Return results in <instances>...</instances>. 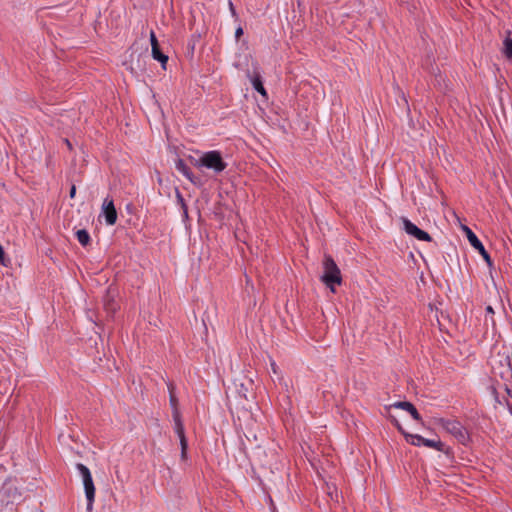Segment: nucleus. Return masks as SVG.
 <instances>
[{
  "label": "nucleus",
  "mask_w": 512,
  "mask_h": 512,
  "mask_svg": "<svg viewBox=\"0 0 512 512\" xmlns=\"http://www.w3.org/2000/svg\"><path fill=\"white\" fill-rule=\"evenodd\" d=\"M76 469L79 472L84 487L85 496L87 499V510L90 511L92 510L93 502L95 499V486L93 483L92 475L90 470L81 463L76 465Z\"/></svg>",
  "instance_id": "4"
},
{
  "label": "nucleus",
  "mask_w": 512,
  "mask_h": 512,
  "mask_svg": "<svg viewBox=\"0 0 512 512\" xmlns=\"http://www.w3.org/2000/svg\"><path fill=\"white\" fill-rule=\"evenodd\" d=\"M465 229L467 231V238L470 245L481 254V256L484 258V260L489 266L492 265L491 257L489 253L486 251L482 242L479 240V238L472 230H470L468 227H465Z\"/></svg>",
  "instance_id": "7"
},
{
  "label": "nucleus",
  "mask_w": 512,
  "mask_h": 512,
  "mask_svg": "<svg viewBox=\"0 0 512 512\" xmlns=\"http://www.w3.org/2000/svg\"><path fill=\"white\" fill-rule=\"evenodd\" d=\"M176 196H177L179 203L182 205V207H184L185 205H184V200H183L182 195L177 191Z\"/></svg>",
  "instance_id": "19"
},
{
  "label": "nucleus",
  "mask_w": 512,
  "mask_h": 512,
  "mask_svg": "<svg viewBox=\"0 0 512 512\" xmlns=\"http://www.w3.org/2000/svg\"><path fill=\"white\" fill-rule=\"evenodd\" d=\"M242 35H243L242 23H238V26L235 28V39H236V41H238Z\"/></svg>",
  "instance_id": "17"
},
{
  "label": "nucleus",
  "mask_w": 512,
  "mask_h": 512,
  "mask_svg": "<svg viewBox=\"0 0 512 512\" xmlns=\"http://www.w3.org/2000/svg\"><path fill=\"white\" fill-rule=\"evenodd\" d=\"M75 194H76V187H75V186H72V187H71V190H70V197H71V198H74V197H75Z\"/></svg>",
  "instance_id": "20"
},
{
  "label": "nucleus",
  "mask_w": 512,
  "mask_h": 512,
  "mask_svg": "<svg viewBox=\"0 0 512 512\" xmlns=\"http://www.w3.org/2000/svg\"><path fill=\"white\" fill-rule=\"evenodd\" d=\"M403 229L408 235L416 238L419 241L430 242L432 240L431 236L426 231L417 227L407 218H403Z\"/></svg>",
  "instance_id": "6"
},
{
  "label": "nucleus",
  "mask_w": 512,
  "mask_h": 512,
  "mask_svg": "<svg viewBox=\"0 0 512 512\" xmlns=\"http://www.w3.org/2000/svg\"><path fill=\"white\" fill-rule=\"evenodd\" d=\"M150 42H151L152 57L155 60L159 61L161 63V66L165 69L167 61H168V56L163 54L160 51L158 40L153 31L150 32Z\"/></svg>",
  "instance_id": "10"
},
{
  "label": "nucleus",
  "mask_w": 512,
  "mask_h": 512,
  "mask_svg": "<svg viewBox=\"0 0 512 512\" xmlns=\"http://www.w3.org/2000/svg\"><path fill=\"white\" fill-rule=\"evenodd\" d=\"M76 237L80 244L86 246L90 242V235L85 229H80L76 232Z\"/></svg>",
  "instance_id": "15"
},
{
  "label": "nucleus",
  "mask_w": 512,
  "mask_h": 512,
  "mask_svg": "<svg viewBox=\"0 0 512 512\" xmlns=\"http://www.w3.org/2000/svg\"><path fill=\"white\" fill-rule=\"evenodd\" d=\"M393 421H394L395 425L397 426V428H398L400 431H402V428H401L400 424L398 423V421H397L396 419H394Z\"/></svg>",
  "instance_id": "22"
},
{
  "label": "nucleus",
  "mask_w": 512,
  "mask_h": 512,
  "mask_svg": "<svg viewBox=\"0 0 512 512\" xmlns=\"http://www.w3.org/2000/svg\"><path fill=\"white\" fill-rule=\"evenodd\" d=\"M486 310H487V312H488V313H493V309H492V307H491V306H488V307L486 308Z\"/></svg>",
  "instance_id": "23"
},
{
  "label": "nucleus",
  "mask_w": 512,
  "mask_h": 512,
  "mask_svg": "<svg viewBox=\"0 0 512 512\" xmlns=\"http://www.w3.org/2000/svg\"><path fill=\"white\" fill-rule=\"evenodd\" d=\"M390 407L405 410V412H408L414 420L421 421V416L419 412L411 402L398 401L391 404Z\"/></svg>",
  "instance_id": "11"
},
{
  "label": "nucleus",
  "mask_w": 512,
  "mask_h": 512,
  "mask_svg": "<svg viewBox=\"0 0 512 512\" xmlns=\"http://www.w3.org/2000/svg\"><path fill=\"white\" fill-rule=\"evenodd\" d=\"M129 69L133 74H138V72L143 71V68L140 65H138L137 67L130 66Z\"/></svg>",
  "instance_id": "18"
},
{
  "label": "nucleus",
  "mask_w": 512,
  "mask_h": 512,
  "mask_svg": "<svg viewBox=\"0 0 512 512\" xmlns=\"http://www.w3.org/2000/svg\"><path fill=\"white\" fill-rule=\"evenodd\" d=\"M174 401H175V400H174L173 396H171V403H172L173 405H174Z\"/></svg>",
  "instance_id": "24"
},
{
  "label": "nucleus",
  "mask_w": 512,
  "mask_h": 512,
  "mask_svg": "<svg viewBox=\"0 0 512 512\" xmlns=\"http://www.w3.org/2000/svg\"><path fill=\"white\" fill-rule=\"evenodd\" d=\"M271 369H272V371H273L274 373H277V365H276V363H275V362H272V363H271Z\"/></svg>",
  "instance_id": "21"
},
{
  "label": "nucleus",
  "mask_w": 512,
  "mask_h": 512,
  "mask_svg": "<svg viewBox=\"0 0 512 512\" xmlns=\"http://www.w3.org/2000/svg\"><path fill=\"white\" fill-rule=\"evenodd\" d=\"M175 432L179 437L180 446H181V459L186 460L187 459V439L185 437L184 433V426L179 418L178 415H175Z\"/></svg>",
  "instance_id": "9"
},
{
  "label": "nucleus",
  "mask_w": 512,
  "mask_h": 512,
  "mask_svg": "<svg viewBox=\"0 0 512 512\" xmlns=\"http://www.w3.org/2000/svg\"><path fill=\"white\" fill-rule=\"evenodd\" d=\"M228 5H229V10H230V13H231V16L233 18V22H234V25L236 28L238 26V23H242V22L238 16V14L236 13L233 3L230 0L228 1Z\"/></svg>",
  "instance_id": "16"
},
{
  "label": "nucleus",
  "mask_w": 512,
  "mask_h": 512,
  "mask_svg": "<svg viewBox=\"0 0 512 512\" xmlns=\"http://www.w3.org/2000/svg\"><path fill=\"white\" fill-rule=\"evenodd\" d=\"M253 88L260 93L263 97H267V92L264 88L263 82L260 76L256 75L251 79Z\"/></svg>",
  "instance_id": "14"
},
{
  "label": "nucleus",
  "mask_w": 512,
  "mask_h": 512,
  "mask_svg": "<svg viewBox=\"0 0 512 512\" xmlns=\"http://www.w3.org/2000/svg\"><path fill=\"white\" fill-rule=\"evenodd\" d=\"M502 52H503V54L505 55L506 58L512 59V37H511V32L510 31H508L507 36L503 40V50H502Z\"/></svg>",
  "instance_id": "13"
},
{
  "label": "nucleus",
  "mask_w": 512,
  "mask_h": 512,
  "mask_svg": "<svg viewBox=\"0 0 512 512\" xmlns=\"http://www.w3.org/2000/svg\"><path fill=\"white\" fill-rule=\"evenodd\" d=\"M407 441L414 446H426L438 451L444 450V444L441 441L426 439L418 434H405Z\"/></svg>",
  "instance_id": "5"
},
{
  "label": "nucleus",
  "mask_w": 512,
  "mask_h": 512,
  "mask_svg": "<svg viewBox=\"0 0 512 512\" xmlns=\"http://www.w3.org/2000/svg\"><path fill=\"white\" fill-rule=\"evenodd\" d=\"M176 169L182 173L188 180L191 182H194L193 174L189 170V168L186 166L184 161L182 159H177L175 162Z\"/></svg>",
  "instance_id": "12"
},
{
  "label": "nucleus",
  "mask_w": 512,
  "mask_h": 512,
  "mask_svg": "<svg viewBox=\"0 0 512 512\" xmlns=\"http://www.w3.org/2000/svg\"><path fill=\"white\" fill-rule=\"evenodd\" d=\"M101 215L104 216L107 225H114L116 223L117 212L112 199H104L101 208Z\"/></svg>",
  "instance_id": "8"
},
{
  "label": "nucleus",
  "mask_w": 512,
  "mask_h": 512,
  "mask_svg": "<svg viewBox=\"0 0 512 512\" xmlns=\"http://www.w3.org/2000/svg\"><path fill=\"white\" fill-rule=\"evenodd\" d=\"M191 163L198 168L211 169L214 172H220L224 168L222 155L219 151H208L200 154L198 157H190Z\"/></svg>",
  "instance_id": "1"
},
{
  "label": "nucleus",
  "mask_w": 512,
  "mask_h": 512,
  "mask_svg": "<svg viewBox=\"0 0 512 512\" xmlns=\"http://www.w3.org/2000/svg\"><path fill=\"white\" fill-rule=\"evenodd\" d=\"M323 275L321 276L322 282L330 288L332 292H335V285L342 283V277L340 269L329 255H325L323 260Z\"/></svg>",
  "instance_id": "2"
},
{
  "label": "nucleus",
  "mask_w": 512,
  "mask_h": 512,
  "mask_svg": "<svg viewBox=\"0 0 512 512\" xmlns=\"http://www.w3.org/2000/svg\"><path fill=\"white\" fill-rule=\"evenodd\" d=\"M437 425L453 435L460 443L465 444L469 441L466 428L457 419L440 418L437 420Z\"/></svg>",
  "instance_id": "3"
}]
</instances>
